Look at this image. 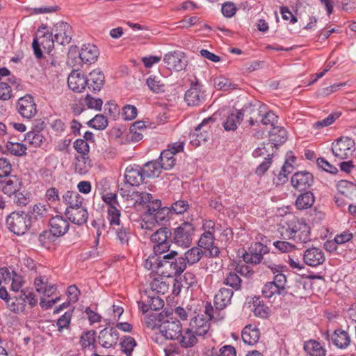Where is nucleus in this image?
<instances>
[{"instance_id": "1", "label": "nucleus", "mask_w": 356, "mask_h": 356, "mask_svg": "<svg viewBox=\"0 0 356 356\" xmlns=\"http://www.w3.org/2000/svg\"><path fill=\"white\" fill-rule=\"evenodd\" d=\"M177 255V252L172 250L162 256H149L144 262V267L153 271L163 268L162 273H168V276H179L186 270L187 266L182 256L176 258Z\"/></svg>"}, {"instance_id": "2", "label": "nucleus", "mask_w": 356, "mask_h": 356, "mask_svg": "<svg viewBox=\"0 0 356 356\" xmlns=\"http://www.w3.org/2000/svg\"><path fill=\"white\" fill-rule=\"evenodd\" d=\"M283 239H293L296 243H305L310 241V228L302 219L287 216L282 220L278 229Z\"/></svg>"}, {"instance_id": "3", "label": "nucleus", "mask_w": 356, "mask_h": 356, "mask_svg": "<svg viewBox=\"0 0 356 356\" xmlns=\"http://www.w3.org/2000/svg\"><path fill=\"white\" fill-rule=\"evenodd\" d=\"M151 241L154 243L153 254L150 256H162L169 251L172 243V232L168 227H161L154 232L150 236Z\"/></svg>"}, {"instance_id": "4", "label": "nucleus", "mask_w": 356, "mask_h": 356, "mask_svg": "<svg viewBox=\"0 0 356 356\" xmlns=\"http://www.w3.org/2000/svg\"><path fill=\"white\" fill-rule=\"evenodd\" d=\"M49 230L44 231L39 235L40 241H44L46 238L49 239L51 236L60 237L65 234L69 228L68 220L62 216L52 217L49 221Z\"/></svg>"}, {"instance_id": "5", "label": "nucleus", "mask_w": 356, "mask_h": 356, "mask_svg": "<svg viewBox=\"0 0 356 356\" xmlns=\"http://www.w3.org/2000/svg\"><path fill=\"white\" fill-rule=\"evenodd\" d=\"M194 230L195 227L192 223L182 222L172 232V243L180 247H188L192 242Z\"/></svg>"}, {"instance_id": "6", "label": "nucleus", "mask_w": 356, "mask_h": 356, "mask_svg": "<svg viewBox=\"0 0 356 356\" xmlns=\"http://www.w3.org/2000/svg\"><path fill=\"white\" fill-rule=\"evenodd\" d=\"M8 229L16 235H22L31 227L26 213L14 211L6 218Z\"/></svg>"}, {"instance_id": "7", "label": "nucleus", "mask_w": 356, "mask_h": 356, "mask_svg": "<svg viewBox=\"0 0 356 356\" xmlns=\"http://www.w3.org/2000/svg\"><path fill=\"white\" fill-rule=\"evenodd\" d=\"M273 277V281L268 282V298L275 294H281L285 289L286 277L283 273L282 266H268Z\"/></svg>"}, {"instance_id": "8", "label": "nucleus", "mask_w": 356, "mask_h": 356, "mask_svg": "<svg viewBox=\"0 0 356 356\" xmlns=\"http://www.w3.org/2000/svg\"><path fill=\"white\" fill-rule=\"evenodd\" d=\"M203 86L196 79L191 84V88L185 92L184 100L189 106H197L206 100Z\"/></svg>"}, {"instance_id": "9", "label": "nucleus", "mask_w": 356, "mask_h": 356, "mask_svg": "<svg viewBox=\"0 0 356 356\" xmlns=\"http://www.w3.org/2000/svg\"><path fill=\"white\" fill-rule=\"evenodd\" d=\"M214 122L213 117L205 118L199 124L194 131L190 134V143L195 147H198L202 142H206L209 136L210 127L208 124Z\"/></svg>"}, {"instance_id": "10", "label": "nucleus", "mask_w": 356, "mask_h": 356, "mask_svg": "<svg viewBox=\"0 0 356 356\" xmlns=\"http://www.w3.org/2000/svg\"><path fill=\"white\" fill-rule=\"evenodd\" d=\"M332 152L339 159H346L355 150V142L348 137H341L332 144Z\"/></svg>"}, {"instance_id": "11", "label": "nucleus", "mask_w": 356, "mask_h": 356, "mask_svg": "<svg viewBox=\"0 0 356 356\" xmlns=\"http://www.w3.org/2000/svg\"><path fill=\"white\" fill-rule=\"evenodd\" d=\"M267 253V246L260 242L252 243L248 251L243 254V259L246 264H259L263 257Z\"/></svg>"}, {"instance_id": "12", "label": "nucleus", "mask_w": 356, "mask_h": 356, "mask_svg": "<svg viewBox=\"0 0 356 356\" xmlns=\"http://www.w3.org/2000/svg\"><path fill=\"white\" fill-rule=\"evenodd\" d=\"M56 42L61 45L68 44L72 36V26L64 22H57L53 27L51 31Z\"/></svg>"}, {"instance_id": "13", "label": "nucleus", "mask_w": 356, "mask_h": 356, "mask_svg": "<svg viewBox=\"0 0 356 356\" xmlns=\"http://www.w3.org/2000/svg\"><path fill=\"white\" fill-rule=\"evenodd\" d=\"M159 330L166 339L176 340L180 337L182 326L179 321L170 318L160 325Z\"/></svg>"}, {"instance_id": "14", "label": "nucleus", "mask_w": 356, "mask_h": 356, "mask_svg": "<svg viewBox=\"0 0 356 356\" xmlns=\"http://www.w3.org/2000/svg\"><path fill=\"white\" fill-rule=\"evenodd\" d=\"M163 61L168 69L177 72L185 69L187 65V60L184 54L180 51H172L164 56Z\"/></svg>"}, {"instance_id": "15", "label": "nucleus", "mask_w": 356, "mask_h": 356, "mask_svg": "<svg viewBox=\"0 0 356 356\" xmlns=\"http://www.w3.org/2000/svg\"><path fill=\"white\" fill-rule=\"evenodd\" d=\"M314 182V177L307 171H299L294 173L291 178L293 188L299 191L309 189Z\"/></svg>"}, {"instance_id": "16", "label": "nucleus", "mask_w": 356, "mask_h": 356, "mask_svg": "<svg viewBox=\"0 0 356 356\" xmlns=\"http://www.w3.org/2000/svg\"><path fill=\"white\" fill-rule=\"evenodd\" d=\"M17 108L19 113L25 118H32L37 113L36 104L33 97L30 95H26L19 99Z\"/></svg>"}, {"instance_id": "17", "label": "nucleus", "mask_w": 356, "mask_h": 356, "mask_svg": "<svg viewBox=\"0 0 356 356\" xmlns=\"http://www.w3.org/2000/svg\"><path fill=\"white\" fill-rule=\"evenodd\" d=\"M119 339V333L115 327H106L100 331L98 336L99 344L109 348L115 346Z\"/></svg>"}, {"instance_id": "18", "label": "nucleus", "mask_w": 356, "mask_h": 356, "mask_svg": "<svg viewBox=\"0 0 356 356\" xmlns=\"http://www.w3.org/2000/svg\"><path fill=\"white\" fill-rule=\"evenodd\" d=\"M214 237L211 230L205 231L198 241V248H203L205 251H209V257H218L220 250L217 246L213 245Z\"/></svg>"}, {"instance_id": "19", "label": "nucleus", "mask_w": 356, "mask_h": 356, "mask_svg": "<svg viewBox=\"0 0 356 356\" xmlns=\"http://www.w3.org/2000/svg\"><path fill=\"white\" fill-rule=\"evenodd\" d=\"M26 215L31 227L36 222H43L49 216V209L45 205L38 204L30 207Z\"/></svg>"}, {"instance_id": "20", "label": "nucleus", "mask_w": 356, "mask_h": 356, "mask_svg": "<svg viewBox=\"0 0 356 356\" xmlns=\"http://www.w3.org/2000/svg\"><path fill=\"white\" fill-rule=\"evenodd\" d=\"M87 77L77 71H72L67 78V85L74 92H81L87 86Z\"/></svg>"}, {"instance_id": "21", "label": "nucleus", "mask_w": 356, "mask_h": 356, "mask_svg": "<svg viewBox=\"0 0 356 356\" xmlns=\"http://www.w3.org/2000/svg\"><path fill=\"white\" fill-rule=\"evenodd\" d=\"M287 140V132L282 124L270 128L268 131V143L273 145V147L284 144Z\"/></svg>"}, {"instance_id": "22", "label": "nucleus", "mask_w": 356, "mask_h": 356, "mask_svg": "<svg viewBox=\"0 0 356 356\" xmlns=\"http://www.w3.org/2000/svg\"><path fill=\"white\" fill-rule=\"evenodd\" d=\"M305 263L310 266H317L322 264L325 257L322 250L318 248H312L306 250L303 254Z\"/></svg>"}, {"instance_id": "23", "label": "nucleus", "mask_w": 356, "mask_h": 356, "mask_svg": "<svg viewBox=\"0 0 356 356\" xmlns=\"http://www.w3.org/2000/svg\"><path fill=\"white\" fill-rule=\"evenodd\" d=\"M65 215L67 216L68 220L77 225H82L85 224L88 218V213L86 208L81 204V206L65 211Z\"/></svg>"}, {"instance_id": "24", "label": "nucleus", "mask_w": 356, "mask_h": 356, "mask_svg": "<svg viewBox=\"0 0 356 356\" xmlns=\"http://www.w3.org/2000/svg\"><path fill=\"white\" fill-rule=\"evenodd\" d=\"M78 54L79 58L86 64L95 63L99 54L97 47L91 44H83Z\"/></svg>"}, {"instance_id": "25", "label": "nucleus", "mask_w": 356, "mask_h": 356, "mask_svg": "<svg viewBox=\"0 0 356 356\" xmlns=\"http://www.w3.org/2000/svg\"><path fill=\"white\" fill-rule=\"evenodd\" d=\"M124 178L126 182L131 186H139L145 179L143 170L140 166L127 167L125 173Z\"/></svg>"}, {"instance_id": "26", "label": "nucleus", "mask_w": 356, "mask_h": 356, "mask_svg": "<svg viewBox=\"0 0 356 356\" xmlns=\"http://www.w3.org/2000/svg\"><path fill=\"white\" fill-rule=\"evenodd\" d=\"M1 184L3 193L9 197L19 192L22 186V181L16 175L10 176L1 181Z\"/></svg>"}, {"instance_id": "27", "label": "nucleus", "mask_w": 356, "mask_h": 356, "mask_svg": "<svg viewBox=\"0 0 356 356\" xmlns=\"http://www.w3.org/2000/svg\"><path fill=\"white\" fill-rule=\"evenodd\" d=\"M190 327L197 336L204 337L209 330L210 323L203 315H197L191 320Z\"/></svg>"}, {"instance_id": "28", "label": "nucleus", "mask_w": 356, "mask_h": 356, "mask_svg": "<svg viewBox=\"0 0 356 356\" xmlns=\"http://www.w3.org/2000/svg\"><path fill=\"white\" fill-rule=\"evenodd\" d=\"M234 295L232 289L221 288L214 297L215 307L218 309H224L231 304L232 298Z\"/></svg>"}, {"instance_id": "29", "label": "nucleus", "mask_w": 356, "mask_h": 356, "mask_svg": "<svg viewBox=\"0 0 356 356\" xmlns=\"http://www.w3.org/2000/svg\"><path fill=\"white\" fill-rule=\"evenodd\" d=\"M332 343L339 349H346L351 343V337L342 329L335 330L331 335Z\"/></svg>"}, {"instance_id": "30", "label": "nucleus", "mask_w": 356, "mask_h": 356, "mask_svg": "<svg viewBox=\"0 0 356 356\" xmlns=\"http://www.w3.org/2000/svg\"><path fill=\"white\" fill-rule=\"evenodd\" d=\"M88 89L96 93L102 89L104 84V75L99 70H94L87 77Z\"/></svg>"}, {"instance_id": "31", "label": "nucleus", "mask_w": 356, "mask_h": 356, "mask_svg": "<svg viewBox=\"0 0 356 356\" xmlns=\"http://www.w3.org/2000/svg\"><path fill=\"white\" fill-rule=\"evenodd\" d=\"M62 202L67 205L65 211L74 209L83 204V197L76 191H67L62 196Z\"/></svg>"}, {"instance_id": "32", "label": "nucleus", "mask_w": 356, "mask_h": 356, "mask_svg": "<svg viewBox=\"0 0 356 356\" xmlns=\"http://www.w3.org/2000/svg\"><path fill=\"white\" fill-rule=\"evenodd\" d=\"M247 109H241L236 111L235 113H230L226 120L223 122V127L226 131H234L237 129L238 125L242 121L245 113Z\"/></svg>"}, {"instance_id": "33", "label": "nucleus", "mask_w": 356, "mask_h": 356, "mask_svg": "<svg viewBox=\"0 0 356 356\" xmlns=\"http://www.w3.org/2000/svg\"><path fill=\"white\" fill-rule=\"evenodd\" d=\"M293 170L292 163H289V159L285 161L281 170L273 172L272 181L275 186L282 185L287 181V175L291 173Z\"/></svg>"}, {"instance_id": "34", "label": "nucleus", "mask_w": 356, "mask_h": 356, "mask_svg": "<svg viewBox=\"0 0 356 356\" xmlns=\"http://www.w3.org/2000/svg\"><path fill=\"white\" fill-rule=\"evenodd\" d=\"M47 29V26L42 25L38 30V34L42 33V35L38 36V40L43 47L44 49H47L49 52H50L54 48V44L55 40L52 38V33L49 34L48 31L47 32L45 30Z\"/></svg>"}, {"instance_id": "35", "label": "nucleus", "mask_w": 356, "mask_h": 356, "mask_svg": "<svg viewBox=\"0 0 356 356\" xmlns=\"http://www.w3.org/2000/svg\"><path fill=\"white\" fill-rule=\"evenodd\" d=\"M305 351L310 356H325L326 349L318 341L310 339L304 343Z\"/></svg>"}, {"instance_id": "36", "label": "nucleus", "mask_w": 356, "mask_h": 356, "mask_svg": "<svg viewBox=\"0 0 356 356\" xmlns=\"http://www.w3.org/2000/svg\"><path fill=\"white\" fill-rule=\"evenodd\" d=\"M197 336L191 328H187L184 331H181L179 340L180 346L184 348L193 347L197 342Z\"/></svg>"}, {"instance_id": "37", "label": "nucleus", "mask_w": 356, "mask_h": 356, "mask_svg": "<svg viewBox=\"0 0 356 356\" xmlns=\"http://www.w3.org/2000/svg\"><path fill=\"white\" fill-rule=\"evenodd\" d=\"M26 297L22 298L21 293L17 296H11L6 303L8 309L16 314L23 312L26 308L25 300L24 299Z\"/></svg>"}, {"instance_id": "38", "label": "nucleus", "mask_w": 356, "mask_h": 356, "mask_svg": "<svg viewBox=\"0 0 356 356\" xmlns=\"http://www.w3.org/2000/svg\"><path fill=\"white\" fill-rule=\"evenodd\" d=\"M204 254V251L198 247H193L188 250L182 256L187 265L193 266L200 261Z\"/></svg>"}, {"instance_id": "39", "label": "nucleus", "mask_w": 356, "mask_h": 356, "mask_svg": "<svg viewBox=\"0 0 356 356\" xmlns=\"http://www.w3.org/2000/svg\"><path fill=\"white\" fill-rule=\"evenodd\" d=\"M241 337L245 343L254 345L259 339V330L257 328L252 327L251 325H247L243 328Z\"/></svg>"}, {"instance_id": "40", "label": "nucleus", "mask_w": 356, "mask_h": 356, "mask_svg": "<svg viewBox=\"0 0 356 356\" xmlns=\"http://www.w3.org/2000/svg\"><path fill=\"white\" fill-rule=\"evenodd\" d=\"M141 169L145 178H150L159 177L163 168L159 162H157L156 161H152L146 163Z\"/></svg>"}, {"instance_id": "41", "label": "nucleus", "mask_w": 356, "mask_h": 356, "mask_svg": "<svg viewBox=\"0 0 356 356\" xmlns=\"http://www.w3.org/2000/svg\"><path fill=\"white\" fill-rule=\"evenodd\" d=\"M146 126L143 121H137L133 123L129 128L130 139L133 142H138L143 137V132L146 131Z\"/></svg>"}, {"instance_id": "42", "label": "nucleus", "mask_w": 356, "mask_h": 356, "mask_svg": "<svg viewBox=\"0 0 356 356\" xmlns=\"http://www.w3.org/2000/svg\"><path fill=\"white\" fill-rule=\"evenodd\" d=\"M314 202V197L312 193L307 191L300 194L296 201L298 209L303 210L311 207Z\"/></svg>"}, {"instance_id": "43", "label": "nucleus", "mask_w": 356, "mask_h": 356, "mask_svg": "<svg viewBox=\"0 0 356 356\" xmlns=\"http://www.w3.org/2000/svg\"><path fill=\"white\" fill-rule=\"evenodd\" d=\"M92 165V161L88 156L79 155L76 157L75 170L80 175L87 173Z\"/></svg>"}, {"instance_id": "44", "label": "nucleus", "mask_w": 356, "mask_h": 356, "mask_svg": "<svg viewBox=\"0 0 356 356\" xmlns=\"http://www.w3.org/2000/svg\"><path fill=\"white\" fill-rule=\"evenodd\" d=\"M160 164L163 169L170 170L175 164L176 159L175 155L170 149L163 150L160 155Z\"/></svg>"}, {"instance_id": "45", "label": "nucleus", "mask_w": 356, "mask_h": 356, "mask_svg": "<svg viewBox=\"0 0 356 356\" xmlns=\"http://www.w3.org/2000/svg\"><path fill=\"white\" fill-rule=\"evenodd\" d=\"M8 81L10 85L5 82H0V99L3 100H8L11 98L12 86H15L17 88V79L15 76L9 78Z\"/></svg>"}, {"instance_id": "46", "label": "nucleus", "mask_w": 356, "mask_h": 356, "mask_svg": "<svg viewBox=\"0 0 356 356\" xmlns=\"http://www.w3.org/2000/svg\"><path fill=\"white\" fill-rule=\"evenodd\" d=\"M223 309H214L211 302H207L204 305V314L208 317V321L213 320L215 321L224 318L225 314L222 312Z\"/></svg>"}, {"instance_id": "47", "label": "nucleus", "mask_w": 356, "mask_h": 356, "mask_svg": "<svg viewBox=\"0 0 356 356\" xmlns=\"http://www.w3.org/2000/svg\"><path fill=\"white\" fill-rule=\"evenodd\" d=\"M241 279L234 271L229 272L223 281V283L231 286L233 291L240 290L241 288Z\"/></svg>"}, {"instance_id": "48", "label": "nucleus", "mask_w": 356, "mask_h": 356, "mask_svg": "<svg viewBox=\"0 0 356 356\" xmlns=\"http://www.w3.org/2000/svg\"><path fill=\"white\" fill-rule=\"evenodd\" d=\"M7 150L13 155L21 156L26 154V147L20 143L13 142L10 138L6 143Z\"/></svg>"}, {"instance_id": "49", "label": "nucleus", "mask_w": 356, "mask_h": 356, "mask_svg": "<svg viewBox=\"0 0 356 356\" xmlns=\"http://www.w3.org/2000/svg\"><path fill=\"white\" fill-rule=\"evenodd\" d=\"M95 332L89 330L84 332L80 337L79 343L82 349L90 348V346L95 347Z\"/></svg>"}, {"instance_id": "50", "label": "nucleus", "mask_w": 356, "mask_h": 356, "mask_svg": "<svg viewBox=\"0 0 356 356\" xmlns=\"http://www.w3.org/2000/svg\"><path fill=\"white\" fill-rule=\"evenodd\" d=\"M117 238L122 245H129V241L131 237V230L129 225L126 226L122 224V226L115 231Z\"/></svg>"}, {"instance_id": "51", "label": "nucleus", "mask_w": 356, "mask_h": 356, "mask_svg": "<svg viewBox=\"0 0 356 356\" xmlns=\"http://www.w3.org/2000/svg\"><path fill=\"white\" fill-rule=\"evenodd\" d=\"M25 140L33 146L37 147L42 145L44 140V137L40 131L33 129L26 134Z\"/></svg>"}, {"instance_id": "52", "label": "nucleus", "mask_w": 356, "mask_h": 356, "mask_svg": "<svg viewBox=\"0 0 356 356\" xmlns=\"http://www.w3.org/2000/svg\"><path fill=\"white\" fill-rule=\"evenodd\" d=\"M121 350L126 354L127 356H131L134 348L136 346V340L130 336H125L120 343Z\"/></svg>"}, {"instance_id": "53", "label": "nucleus", "mask_w": 356, "mask_h": 356, "mask_svg": "<svg viewBox=\"0 0 356 356\" xmlns=\"http://www.w3.org/2000/svg\"><path fill=\"white\" fill-rule=\"evenodd\" d=\"M88 125L97 130H104L108 126V120L104 115L97 114L88 122Z\"/></svg>"}, {"instance_id": "54", "label": "nucleus", "mask_w": 356, "mask_h": 356, "mask_svg": "<svg viewBox=\"0 0 356 356\" xmlns=\"http://www.w3.org/2000/svg\"><path fill=\"white\" fill-rule=\"evenodd\" d=\"M146 211L144 213L145 218H152L155 216V213L161 211V202L160 200H150L148 204L146 205Z\"/></svg>"}, {"instance_id": "55", "label": "nucleus", "mask_w": 356, "mask_h": 356, "mask_svg": "<svg viewBox=\"0 0 356 356\" xmlns=\"http://www.w3.org/2000/svg\"><path fill=\"white\" fill-rule=\"evenodd\" d=\"M146 211L144 213L145 218H152L155 216V213L161 211V202L160 200H150L148 204L146 205Z\"/></svg>"}, {"instance_id": "56", "label": "nucleus", "mask_w": 356, "mask_h": 356, "mask_svg": "<svg viewBox=\"0 0 356 356\" xmlns=\"http://www.w3.org/2000/svg\"><path fill=\"white\" fill-rule=\"evenodd\" d=\"M146 211L144 213L145 218H152L155 216V213L161 211V202L160 200H150L148 204L146 205Z\"/></svg>"}, {"instance_id": "57", "label": "nucleus", "mask_w": 356, "mask_h": 356, "mask_svg": "<svg viewBox=\"0 0 356 356\" xmlns=\"http://www.w3.org/2000/svg\"><path fill=\"white\" fill-rule=\"evenodd\" d=\"M120 206L108 207V220L111 225H120Z\"/></svg>"}, {"instance_id": "58", "label": "nucleus", "mask_w": 356, "mask_h": 356, "mask_svg": "<svg viewBox=\"0 0 356 356\" xmlns=\"http://www.w3.org/2000/svg\"><path fill=\"white\" fill-rule=\"evenodd\" d=\"M213 85L217 90L227 91L235 88V85L223 76L216 77L213 79Z\"/></svg>"}, {"instance_id": "59", "label": "nucleus", "mask_w": 356, "mask_h": 356, "mask_svg": "<svg viewBox=\"0 0 356 356\" xmlns=\"http://www.w3.org/2000/svg\"><path fill=\"white\" fill-rule=\"evenodd\" d=\"M253 305L254 307L253 312L256 316L264 318L267 317V306L264 301L260 300L259 297H254L253 298Z\"/></svg>"}, {"instance_id": "60", "label": "nucleus", "mask_w": 356, "mask_h": 356, "mask_svg": "<svg viewBox=\"0 0 356 356\" xmlns=\"http://www.w3.org/2000/svg\"><path fill=\"white\" fill-rule=\"evenodd\" d=\"M149 88L154 92L159 93L164 91V84L156 76H150L146 81Z\"/></svg>"}, {"instance_id": "61", "label": "nucleus", "mask_w": 356, "mask_h": 356, "mask_svg": "<svg viewBox=\"0 0 356 356\" xmlns=\"http://www.w3.org/2000/svg\"><path fill=\"white\" fill-rule=\"evenodd\" d=\"M92 226L95 229V244L97 245L102 232L105 229L104 220L102 218L95 219L92 221Z\"/></svg>"}, {"instance_id": "62", "label": "nucleus", "mask_w": 356, "mask_h": 356, "mask_svg": "<svg viewBox=\"0 0 356 356\" xmlns=\"http://www.w3.org/2000/svg\"><path fill=\"white\" fill-rule=\"evenodd\" d=\"M86 104L88 108L100 111L103 104V101L100 98H94L90 95H87L84 99Z\"/></svg>"}, {"instance_id": "63", "label": "nucleus", "mask_w": 356, "mask_h": 356, "mask_svg": "<svg viewBox=\"0 0 356 356\" xmlns=\"http://www.w3.org/2000/svg\"><path fill=\"white\" fill-rule=\"evenodd\" d=\"M339 114L331 113L327 118L318 120L314 124V127L316 129H322L332 124L339 117Z\"/></svg>"}, {"instance_id": "64", "label": "nucleus", "mask_w": 356, "mask_h": 356, "mask_svg": "<svg viewBox=\"0 0 356 356\" xmlns=\"http://www.w3.org/2000/svg\"><path fill=\"white\" fill-rule=\"evenodd\" d=\"M74 147L75 150L80 154V155L88 156L89 152V145L85 140L76 139L74 143Z\"/></svg>"}]
</instances>
